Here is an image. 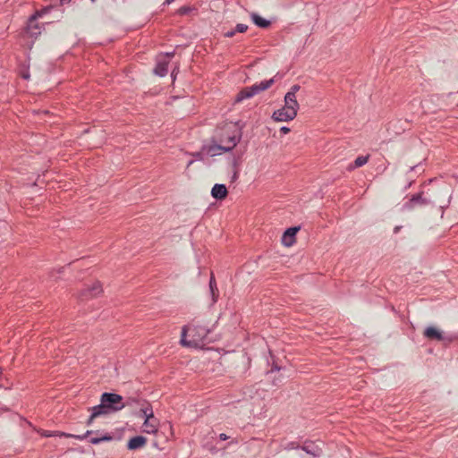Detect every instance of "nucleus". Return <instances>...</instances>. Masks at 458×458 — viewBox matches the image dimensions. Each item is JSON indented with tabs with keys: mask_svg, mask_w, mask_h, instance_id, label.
Instances as JSON below:
<instances>
[{
	"mask_svg": "<svg viewBox=\"0 0 458 458\" xmlns=\"http://www.w3.org/2000/svg\"><path fill=\"white\" fill-rule=\"evenodd\" d=\"M300 231V226L290 227L284 231L282 236V244L285 247H292L296 242V234Z\"/></svg>",
	"mask_w": 458,
	"mask_h": 458,
	"instance_id": "nucleus-8",
	"label": "nucleus"
},
{
	"mask_svg": "<svg viewBox=\"0 0 458 458\" xmlns=\"http://www.w3.org/2000/svg\"><path fill=\"white\" fill-rule=\"evenodd\" d=\"M429 201L422 198L421 193L415 194L403 204V209L410 210L415 208L417 205L422 206L428 204Z\"/></svg>",
	"mask_w": 458,
	"mask_h": 458,
	"instance_id": "nucleus-10",
	"label": "nucleus"
},
{
	"mask_svg": "<svg viewBox=\"0 0 458 458\" xmlns=\"http://www.w3.org/2000/svg\"><path fill=\"white\" fill-rule=\"evenodd\" d=\"M38 432L40 434V436H42L44 437H50L55 436V434H54L52 431L39 429V430H38Z\"/></svg>",
	"mask_w": 458,
	"mask_h": 458,
	"instance_id": "nucleus-22",
	"label": "nucleus"
},
{
	"mask_svg": "<svg viewBox=\"0 0 458 458\" xmlns=\"http://www.w3.org/2000/svg\"><path fill=\"white\" fill-rule=\"evenodd\" d=\"M102 285L99 282H92L81 290V296L85 299L94 298L102 293Z\"/></svg>",
	"mask_w": 458,
	"mask_h": 458,
	"instance_id": "nucleus-7",
	"label": "nucleus"
},
{
	"mask_svg": "<svg viewBox=\"0 0 458 458\" xmlns=\"http://www.w3.org/2000/svg\"><path fill=\"white\" fill-rule=\"evenodd\" d=\"M219 438H220L221 440H226L228 437H227V436H226L225 434H220V435H219Z\"/></svg>",
	"mask_w": 458,
	"mask_h": 458,
	"instance_id": "nucleus-28",
	"label": "nucleus"
},
{
	"mask_svg": "<svg viewBox=\"0 0 458 458\" xmlns=\"http://www.w3.org/2000/svg\"><path fill=\"white\" fill-rule=\"evenodd\" d=\"M61 1H62V3H65L66 2V0H61Z\"/></svg>",
	"mask_w": 458,
	"mask_h": 458,
	"instance_id": "nucleus-34",
	"label": "nucleus"
},
{
	"mask_svg": "<svg viewBox=\"0 0 458 458\" xmlns=\"http://www.w3.org/2000/svg\"><path fill=\"white\" fill-rule=\"evenodd\" d=\"M235 33V30H230V31H227L225 36L227 37V38H231L234 35Z\"/></svg>",
	"mask_w": 458,
	"mask_h": 458,
	"instance_id": "nucleus-27",
	"label": "nucleus"
},
{
	"mask_svg": "<svg viewBox=\"0 0 458 458\" xmlns=\"http://www.w3.org/2000/svg\"><path fill=\"white\" fill-rule=\"evenodd\" d=\"M241 138V130L237 128L235 124H231L226 128L225 133L222 135L221 145L211 147L209 151L214 155L216 154V149L230 151L238 144Z\"/></svg>",
	"mask_w": 458,
	"mask_h": 458,
	"instance_id": "nucleus-4",
	"label": "nucleus"
},
{
	"mask_svg": "<svg viewBox=\"0 0 458 458\" xmlns=\"http://www.w3.org/2000/svg\"><path fill=\"white\" fill-rule=\"evenodd\" d=\"M301 87L298 84L293 85L284 98V106L275 110L271 115L276 123H286L294 120L300 109V103L297 99V93Z\"/></svg>",
	"mask_w": 458,
	"mask_h": 458,
	"instance_id": "nucleus-1",
	"label": "nucleus"
},
{
	"mask_svg": "<svg viewBox=\"0 0 458 458\" xmlns=\"http://www.w3.org/2000/svg\"><path fill=\"white\" fill-rule=\"evenodd\" d=\"M140 417L143 419V420H145V418H148V415L149 414H154L153 412V410L152 408L150 407V405H146L142 408H140Z\"/></svg>",
	"mask_w": 458,
	"mask_h": 458,
	"instance_id": "nucleus-21",
	"label": "nucleus"
},
{
	"mask_svg": "<svg viewBox=\"0 0 458 458\" xmlns=\"http://www.w3.org/2000/svg\"><path fill=\"white\" fill-rule=\"evenodd\" d=\"M399 229H400V227H399V226H396V227L394 228V233H397V232L399 231Z\"/></svg>",
	"mask_w": 458,
	"mask_h": 458,
	"instance_id": "nucleus-32",
	"label": "nucleus"
},
{
	"mask_svg": "<svg viewBox=\"0 0 458 458\" xmlns=\"http://www.w3.org/2000/svg\"><path fill=\"white\" fill-rule=\"evenodd\" d=\"M28 33L30 34V36H37L38 34H40V31H36L38 30V27L36 22L35 17L31 18L28 24Z\"/></svg>",
	"mask_w": 458,
	"mask_h": 458,
	"instance_id": "nucleus-19",
	"label": "nucleus"
},
{
	"mask_svg": "<svg viewBox=\"0 0 458 458\" xmlns=\"http://www.w3.org/2000/svg\"><path fill=\"white\" fill-rule=\"evenodd\" d=\"M188 11H189V8H188V7H182V8L179 10V13H180L181 14H184V13H188Z\"/></svg>",
	"mask_w": 458,
	"mask_h": 458,
	"instance_id": "nucleus-26",
	"label": "nucleus"
},
{
	"mask_svg": "<svg viewBox=\"0 0 458 458\" xmlns=\"http://www.w3.org/2000/svg\"><path fill=\"white\" fill-rule=\"evenodd\" d=\"M174 0H165V4H170L171 3H173Z\"/></svg>",
	"mask_w": 458,
	"mask_h": 458,
	"instance_id": "nucleus-30",
	"label": "nucleus"
},
{
	"mask_svg": "<svg viewBox=\"0 0 458 458\" xmlns=\"http://www.w3.org/2000/svg\"><path fill=\"white\" fill-rule=\"evenodd\" d=\"M247 29H248L247 25L240 23V24H237L235 31L243 33L247 30Z\"/></svg>",
	"mask_w": 458,
	"mask_h": 458,
	"instance_id": "nucleus-23",
	"label": "nucleus"
},
{
	"mask_svg": "<svg viewBox=\"0 0 458 458\" xmlns=\"http://www.w3.org/2000/svg\"><path fill=\"white\" fill-rule=\"evenodd\" d=\"M209 330L203 326L189 324L182 328L180 344L183 347L201 349L206 344Z\"/></svg>",
	"mask_w": 458,
	"mask_h": 458,
	"instance_id": "nucleus-2",
	"label": "nucleus"
},
{
	"mask_svg": "<svg viewBox=\"0 0 458 458\" xmlns=\"http://www.w3.org/2000/svg\"><path fill=\"white\" fill-rule=\"evenodd\" d=\"M113 439V437L108 435V434H106L100 437H92L90 439V443L93 444V445H98L101 442H108V441H111Z\"/></svg>",
	"mask_w": 458,
	"mask_h": 458,
	"instance_id": "nucleus-20",
	"label": "nucleus"
},
{
	"mask_svg": "<svg viewBox=\"0 0 458 458\" xmlns=\"http://www.w3.org/2000/svg\"><path fill=\"white\" fill-rule=\"evenodd\" d=\"M147 444V438L143 436H137L131 437L127 443V448L129 450H136L142 448Z\"/></svg>",
	"mask_w": 458,
	"mask_h": 458,
	"instance_id": "nucleus-11",
	"label": "nucleus"
},
{
	"mask_svg": "<svg viewBox=\"0 0 458 458\" xmlns=\"http://www.w3.org/2000/svg\"><path fill=\"white\" fill-rule=\"evenodd\" d=\"M250 18L255 25H257L259 28H267L270 25V21L267 19L261 17L260 15L252 13L250 14Z\"/></svg>",
	"mask_w": 458,
	"mask_h": 458,
	"instance_id": "nucleus-15",
	"label": "nucleus"
},
{
	"mask_svg": "<svg viewBox=\"0 0 458 458\" xmlns=\"http://www.w3.org/2000/svg\"><path fill=\"white\" fill-rule=\"evenodd\" d=\"M274 83V80L273 79H270V80H267V81H263L258 84H255L252 87L254 92H255V95L260 91H263V90H266L268 88H270L272 86V84Z\"/></svg>",
	"mask_w": 458,
	"mask_h": 458,
	"instance_id": "nucleus-16",
	"label": "nucleus"
},
{
	"mask_svg": "<svg viewBox=\"0 0 458 458\" xmlns=\"http://www.w3.org/2000/svg\"><path fill=\"white\" fill-rule=\"evenodd\" d=\"M445 208H446V206H445V207H444V206H442V207H441V210H442L441 216H442V217H443V216H444V210H445Z\"/></svg>",
	"mask_w": 458,
	"mask_h": 458,
	"instance_id": "nucleus-29",
	"label": "nucleus"
},
{
	"mask_svg": "<svg viewBox=\"0 0 458 458\" xmlns=\"http://www.w3.org/2000/svg\"><path fill=\"white\" fill-rule=\"evenodd\" d=\"M255 95V92L252 89V87H250V88H245L243 89H242L235 97V99H234V102L235 103H239V102H242L243 101L244 99L246 98H251L252 96Z\"/></svg>",
	"mask_w": 458,
	"mask_h": 458,
	"instance_id": "nucleus-13",
	"label": "nucleus"
},
{
	"mask_svg": "<svg viewBox=\"0 0 458 458\" xmlns=\"http://www.w3.org/2000/svg\"><path fill=\"white\" fill-rule=\"evenodd\" d=\"M158 428L159 420L154 414H149L148 418H145L141 426V431L148 435H157Z\"/></svg>",
	"mask_w": 458,
	"mask_h": 458,
	"instance_id": "nucleus-5",
	"label": "nucleus"
},
{
	"mask_svg": "<svg viewBox=\"0 0 458 458\" xmlns=\"http://www.w3.org/2000/svg\"><path fill=\"white\" fill-rule=\"evenodd\" d=\"M29 77H30L29 74H27V73L23 74L24 79H29Z\"/></svg>",
	"mask_w": 458,
	"mask_h": 458,
	"instance_id": "nucleus-31",
	"label": "nucleus"
},
{
	"mask_svg": "<svg viewBox=\"0 0 458 458\" xmlns=\"http://www.w3.org/2000/svg\"><path fill=\"white\" fill-rule=\"evenodd\" d=\"M280 131L284 134H287L290 131V128L286 126H283L280 128Z\"/></svg>",
	"mask_w": 458,
	"mask_h": 458,
	"instance_id": "nucleus-25",
	"label": "nucleus"
},
{
	"mask_svg": "<svg viewBox=\"0 0 458 458\" xmlns=\"http://www.w3.org/2000/svg\"><path fill=\"white\" fill-rule=\"evenodd\" d=\"M369 159V155L358 157L355 159L354 164L351 165L349 166V169H354L357 167H360V166L364 165L365 164H367Z\"/></svg>",
	"mask_w": 458,
	"mask_h": 458,
	"instance_id": "nucleus-18",
	"label": "nucleus"
},
{
	"mask_svg": "<svg viewBox=\"0 0 458 458\" xmlns=\"http://www.w3.org/2000/svg\"><path fill=\"white\" fill-rule=\"evenodd\" d=\"M209 291L211 295V304H215L218 299V289L214 276H211L209 280Z\"/></svg>",
	"mask_w": 458,
	"mask_h": 458,
	"instance_id": "nucleus-14",
	"label": "nucleus"
},
{
	"mask_svg": "<svg viewBox=\"0 0 458 458\" xmlns=\"http://www.w3.org/2000/svg\"><path fill=\"white\" fill-rule=\"evenodd\" d=\"M123 397L117 394L104 393L100 398V403L91 408L90 423L95 418L121 411L124 408Z\"/></svg>",
	"mask_w": 458,
	"mask_h": 458,
	"instance_id": "nucleus-3",
	"label": "nucleus"
},
{
	"mask_svg": "<svg viewBox=\"0 0 458 458\" xmlns=\"http://www.w3.org/2000/svg\"><path fill=\"white\" fill-rule=\"evenodd\" d=\"M54 434H55V437H72V438H76V439H80V440H82L84 438H86L90 433L91 431L88 430L86 432L85 435H82V436H80V435H72V434H68V433H64V432H60V431H53Z\"/></svg>",
	"mask_w": 458,
	"mask_h": 458,
	"instance_id": "nucleus-17",
	"label": "nucleus"
},
{
	"mask_svg": "<svg viewBox=\"0 0 458 458\" xmlns=\"http://www.w3.org/2000/svg\"><path fill=\"white\" fill-rule=\"evenodd\" d=\"M227 189L225 184H215L211 190V195L216 199H224L227 196Z\"/></svg>",
	"mask_w": 458,
	"mask_h": 458,
	"instance_id": "nucleus-12",
	"label": "nucleus"
},
{
	"mask_svg": "<svg viewBox=\"0 0 458 458\" xmlns=\"http://www.w3.org/2000/svg\"><path fill=\"white\" fill-rule=\"evenodd\" d=\"M386 163L384 162L381 165H379L377 169L378 170V173H382L386 170Z\"/></svg>",
	"mask_w": 458,
	"mask_h": 458,
	"instance_id": "nucleus-24",
	"label": "nucleus"
},
{
	"mask_svg": "<svg viewBox=\"0 0 458 458\" xmlns=\"http://www.w3.org/2000/svg\"><path fill=\"white\" fill-rule=\"evenodd\" d=\"M170 58V54H165L158 56L157 64L154 70L157 75L163 77L167 73V65L169 64Z\"/></svg>",
	"mask_w": 458,
	"mask_h": 458,
	"instance_id": "nucleus-9",
	"label": "nucleus"
},
{
	"mask_svg": "<svg viewBox=\"0 0 458 458\" xmlns=\"http://www.w3.org/2000/svg\"><path fill=\"white\" fill-rule=\"evenodd\" d=\"M424 336L429 340H436L444 343H450L452 338L450 336H446L443 334L442 331L437 329L435 327H428L424 330Z\"/></svg>",
	"mask_w": 458,
	"mask_h": 458,
	"instance_id": "nucleus-6",
	"label": "nucleus"
},
{
	"mask_svg": "<svg viewBox=\"0 0 458 458\" xmlns=\"http://www.w3.org/2000/svg\"><path fill=\"white\" fill-rule=\"evenodd\" d=\"M416 167H417V166H415V165H414V166H411L410 171H413V170H415V168H416Z\"/></svg>",
	"mask_w": 458,
	"mask_h": 458,
	"instance_id": "nucleus-33",
	"label": "nucleus"
}]
</instances>
